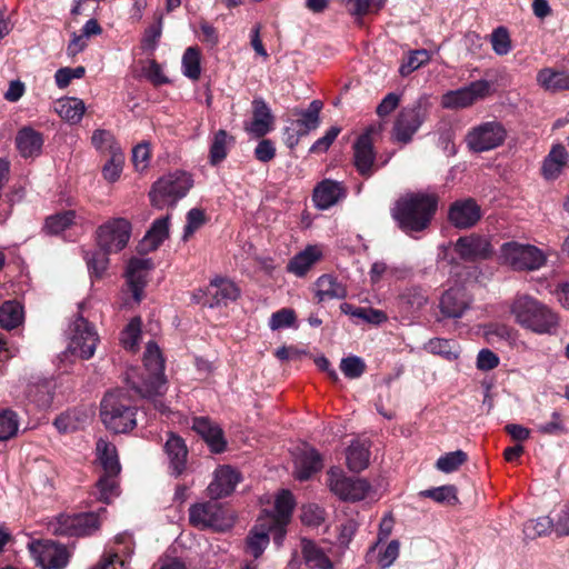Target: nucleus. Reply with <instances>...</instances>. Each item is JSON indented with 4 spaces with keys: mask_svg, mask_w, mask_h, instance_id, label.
<instances>
[{
    "mask_svg": "<svg viewBox=\"0 0 569 569\" xmlns=\"http://www.w3.org/2000/svg\"><path fill=\"white\" fill-rule=\"evenodd\" d=\"M111 252L100 250L87 251L84 254V259L87 261V266L91 273L96 277H101L103 272L107 270L109 264L108 254Z\"/></svg>",
    "mask_w": 569,
    "mask_h": 569,
    "instance_id": "864d4df0",
    "label": "nucleus"
},
{
    "mask_svg": "<svg viewBox=\"0 0 569 569\" xmlns=\"http://www.w3.org/2000/svg\"><path fill=\"white\" fill-rule=\"evenodd\" d=\"M28 548L36 563L42 569H62L68 563L67 549L53 541H33Z\"/></svg>",
    "mask_w": 569,
    "mask_h": 569,
    "instance_id": "dca6fc26",
    "label": "nucleus"
},
{
    "mask_svg": "<svg viewBox=\"0 0 569 569\" xmlns=\"http://www.w3.org/2000/svg\"><path fill=\"white\" fill-rule=\"evenodd\" d=\"M295 507L293 497L290 491L282 490L274 500V510H263L250 530L246 543L247 552L258 559L268 547L270 533L273 535L274 545L280 548L283 543L287 530L286 527L291 519Z\"/></svg>",
    "mask_w": 569,
    "mask_h": 569,
    "instance_id": "f257e3e1",
    "label": "nucleus"
},
{
    "mask_svg": "<svg viewBox=\"0 0 569 569\" xmlns=\"http://www.w3.org/2000/svg\"><path fill=\"white\" fill-rule=\"evenodd\" d=\"M491 83L487 80H477L469 86L446 92L441 97V106L446 109H462L472 106L476 101L488 97Z\"/></svg>",
    "mask_w": 569,
    "mask_h": 569,
    "instance_id": "4468645a",
    "label": "nucleus"
},
{
    "mask_svg": "<svg viewBox=\"0 0 569 569\" xmlns=\"http://www.w3.org/2000/svg\"><path fill=\"white\" fill-rule=\"evenodd\" d=\"M164 450L169 459L172 473L179 476L183 472L187 462L188 450L184 441L173 433L166 441Z\"/></svg>",
    "mask_w": 569,
    "mask_h": 569,
    "instance_id": "2f4dec72",
    "label": "nucleus"
},
{
    "mask_svg": "<svg viewBox=\"0 0 569 569\" xmlns=\"http://www.w3.org/2000/svg\"><path fill=\"white\" fill-rule=\"evenodd\" d=\"M100 418L108 430L127 433L137 426V408L127 392L113 390L101 400Z\"/></svg>",
    "mask_w": 569,
    "mask_h": 569,
    "instance_id": "20e7f679",
    "label": "nucleus"
},
{
    "mask_svg": "<svg viewBox=\"0 0 569 569\" xmlns=\"http://www.w3.org/2000/svg\"><path fill=\"white\" fill-rule=\"evenodd\" d=\"M350 316L372 325H380L388 319L382 310L368 307H358L350 311Z\"/></svg>",
    "mask_w": 569,
    "mask_h": 569,
    "instance_id": "680f3d73",
    "label": "nucleus"
},
{
    "mask_svg": "<svg viewBox=\"0 0 569 569\" xmlns=\"http://www.w3.org/2000/svg\"><path fill=\"white\" fill-rule=\"evenodd\" d=\"M522 531L525 537L530 540L548 536L551 532H555V520L547 516L528 520L523 525Z\"/></svg>",
    "mask_w": 569,
    "mask_h": 569,
    "instance_id": "37998d69",
    "label": "nucleus"
},
{
    "mask_svg": "<svg viewBox=\"0 0 569 569\" xmlns=\"http://www.w3.org/2000/svg\"><path fill=\"white\" fill-rule=\"evenodd\" d=\"M400 543L398 540H391L383 549H379L377 553V565L381 569L389 568L398 558Z\"/></svg>",
    "mask_w": 569,
    "mask_h": 569,
    "instance_id": "bf43d9fd",
    "label": "nucleus"
},
{
    "mask_svg": "<svg viewBox=\"0 0 569 569\" xmlns=\"http://www.w3.org/2000/svg\"><path fill=\"white\" fill-rule=\"evenodd\" d=\"M568 162V152L562 144L552 146L542 166L547 179H556Z\"/></svg>",
    "mask_w": 569,
    "mask_h": 569,
    "instance_id": "e433bc0d",
    "label": "nucleus"
},
{
    "mask_svg": "<svg viewBox=\"0 0 569 569\" xmlns=\"http://www.w3.org/2000/svg\"><path fill=\"white\" fill-rule=\"evenodd\" d=\"M91 143L94 149L104 157L110 154L122 152V149L114 136L104 129H97L93 131L91 137Z\"/></svg>",
    "mask_w": 569,
    "mask_h": 569,
    "instance_id": "79ce46f5",
    "label": "nucleus"
},
{
    "mask_svg": "<svg viewBox=\"0 0 569 569\" xmlns=\"http://www.w3.org/2000/svg\"><path fill=\"white\" fill-rule=\"evenodd\" d=\"M499 365V357L489 349H482L477 357V368L482 371L495 369Z\"/></svg>",
    "mask_w": 569,
    "mask_h": 569,
    "instance_id": "774afa93",
    "label": "nucleus"
},
{
    "mask_svg": "<svg viewBox=\"0 0 569 569\" xmlns=\"http://www.w3.org/2000/svg\"><path fill=\"white\" fill-rule=\"evenodd\" d=\"M68 351L81 359H90L97 348L99 337L93 326L84 318L77 319L69 326Z\"/></svg>",
    "mask_w": 569,
    "mask_h": 569,
    "instance_id": "6e6552de",
    "label": "nucleus"
},
{
    "mask_svg": "<svg viewBox=\"0 0 569 569\" xmlns=\"http://www.w3.org/2000/svg\"><path fill=\"white\" fill-rule=\"evenodd\" d=\"M322 107L323 104L320 100H313L307 109L293 110L292 114L298 117V119L291 122V127L287 128V140L290 147H295L301 136H306L319 127V114Z\"/></svg>",
    "mask_w": 569,
    "mask_h": 569,
    "instance_id": "f3484780",
    "label": "nucleus"
},
{
    "mask_svg": "<svg viewBox=\"0 0 569 569\" xmlns=\"http://www.w3.org/2000/svg\"><path fill=\"white\" fill-rule=\"evenodd\" d=\"M152 268L153 262L150 258H132L128 262L126 278L136 302L142 300L143 289Z\"/></svg>",
    "mask_w": 569,
    "mask_h": 569,
    "instance_id": "aec40b11",
    "label": "nucleus"
},
{
    "mask_svg": "<svg viewBox=\"0 0 569 569\" xmlns=\"http://www.w3.org/2000/svg\"><path fill=\"white\" fill-rule=\"evenodd\" d=\"M192 429L203 438L212 452L220 453L226 449L227 442L221 428L208 418H194Z\"/></svg>",
    "mask_w": 569,
    "mask_h": 569,
    "instance_id": "cd10ccee",
    "label": "nucleus"
},
{
    "mask_svg": "<svg viewBox=\"0 0 569 569\" xmlns=\"http://www.w3.org/2000/svg\"><path fill=\"white\" fill-rule=\"evenodd\" d=\"M428 114L427 102L419 100L403 108L397 116L392 127V138L397 142L408 143L419 130Z\"/></svg>",
    "mask_w": 569,
    "mask_h": 569,
    "instance_id": "1a4fd4ad",
    "label": "nucleus"
},
{
    "mask_svg": "<svg viewBox=\"0 0 569 569\" xmlns=\"http://www.w3.org/2000/svg\"><path fill=\"white\" fill-rule=\"evenodd\" d=\"M54 383L50 379H39L28 386V398L39 407H48L52 401Z\"/></svg>",
    "mask_w": 569,
    "mask_h": 569,
    "instance_id": "a19ab883",
    "label": "nucleus"
},
{
    "mask_svg": "<svg viewBox=\"0 0 569 569\" xmlns=\"http://www.w3.org/2000/svg\"><path fill=\"white\" fill-rule=\"evenodd\" d=\"M455 251L462 260L477 261L489 258L493 250L488 237L470 233L456 241Z\"/></svg>",
    "mask_w": 569,
    "mask_h": 569,
    "instance_id": "6ab92c4d",
    "label": "nucleus"
},
{
    "mask_svg": "<svg viewBox=\"0 0 569 569\" xmlns=\"http://www.w3.org/2000/svg\"><path fill=\"white\" fill-rule=\"evenodd\" d=\"M323 510L317 505H307L302 507L301 521L311 527H317L323 521Z\"/></svg>",
    "mask_w": 569,
    "mask_h": 569,
    "instance_id": "338daca9",
    "label": "nucleus"
},
{
    "mask_svg": "<svg viewBox=\"0 0 569 569\" xmlns=\"http://www.w3.org/2000/svg\"><path fill=\"white\" fill-rule=\"evenodd\" d=\"M548 254L540 248L518 241L505 242L500 247L499 260L515 271H536L546 266Z\"/></svg>",
    "mask_w": 569,
    "mask_h": 569,
    "instance_id": "39448f33",
    "label": "nucleus"
},
{
    "mask_svg": "<svg viewBox=\"0 0 569 569\" xmlns=\"http://www.w3.org/2000/svg\"><path fill=\"white\" fill-rule=\"evenodd\" d=\"M97 489L99 492L100 500L109 503L112 498L119 495L117 476H110L108 473H104L99 478L97 482Z\"/></svg>",
    "mask_w": 569,
    "mask_h": 569,
    "instance_id": "6e6d98bb",
    "label": "nucleus"
},
{
    "mask_svg": "<svg viewBox=\"0 0 569 569\" xmlns=\"http://www.w3.org/2000/svg\"><path fill=\"white\" fill-rule=\"evenodd\" d=\"M426 348L429 352L442 356L448 360H455L459 357V349L453 340L435 338L428 341Z\"/></svg>",
    "mask_w": 569,
    "mask_h": 569,
    "instance_id": "8fccbe9b",
    "label": "nucleus"
},
{
    "mask_svg": "<svg viewBox=\"0 0 569 569\" xmlns=\"http://www.w3.org/2000/svg\"><path fill=\"white\" fill-rule=\"evenodd\" d=\"M239 481L240 475L233 468L219 467L214 472L213 480L208 486V493L214 500L220 499L230 495Z\"/></svg>",
    "mask_w": 569,
    "mask_h": 569,
    "instance_id": "a878e982",
    "label": "nucleus"
},
{
    "mask_svg": "<svg viewBox=\"0 0 569 569\" xmlns=\"http://www.w3.org/2000/svg\"><path fill=\"white\" fill-rule=\"evenodd\" d=\"M468 456L462 450L447 452L438 458L436 468L445 473H450L458 470L466 461Z\"/></svg>",
    "mask_w": 569,
    "mask_h": 569,
    "instance_id": "09e8293b",
    "label": "nucleus"
},
{
    "mask_svg": "<svg viewBox=\"0 0 569 569\" xmlns=\"http://www.w3.org/2000/svg\"><path fill=\"white\" fill-rule=\"evenodd\" d=\"M471 298L462 286L449 288L440 299V311L448 318H460L469 309Z\"/></svg>",
    "mask_w": 569,
    "mask_h": 569,
    "instance_id": "4be33fe9",
    "label": "nucleus"
},
{
    "mask_svg": "<svg viewBox=\"0 0 569 569\" xmlns=\"http://www.w3.org/2000/svg\"><path fill=\"white\" fill-rule=\"evenodd\" d=\"M328 485L330 490L345 501H360L365 499L370 490L367 480L349 478L340 469H331L328 472Z\"/></svg>",
    "mask_w": 569,
    "mask_h": 569,
    "instance_id": "ddd939ff",
    "label": "nucleus"
},
{
    "mask_svg": "<svg viewBox=\"0 0 569 569\" xmlns=\"http://www.w3.org/2000/svg\"><path fill=\"white\" fill-rule=\"evenodd\" d=\"M208 295L211 297V300L208 302L209 307H216L220 305H228L231 301H234L240 296V290L237 284L223 278H216L210 281L207 288Z\"/></svg>",
    "mask_w": 569,
    "mask_h": 569,
    "instance_id": "c85d7f7f",
    "label": "nucleus"
},
{
    "mask_svg": "<svg viewBox=\"0 0 569 569\" xmlns=\"http://www.w3.org/2000/svg\"><path fill=\"white\" fill-rule=\"evenodd\" d=\"M94 513L60 515L50 523V530L59 536H88L99 528Z\"/></svg>",
    "mask_w": 569,
    "mask_h": 569,
    "instance_id": "2eb2a0df",
    "label": "nucleus"
},
{
    "mask_svg": "<svg viewBox=\"0 0 569 569\" xmlns=\"http://www.w3.org/2000/svg\"><path fill=\"white\" fill-rule=\"evenodd\" d=\"M182 73L191 80H198L201 74L200 51L197 47H189L182 56Z\"/></svg>",
    "mask_w": 569,
    "mask_h": 569,
    "instance_id": "a18cd8bd",
    "label": "nucleus"
},
{
    "mask_svg": "<svg viewBox=\"0 0 569 569\" xmlns=\"http://www.w3.org/2000/svg\"><path fill=\"white\" fill-rule=\"evenodd\" d=\"M538 83L548 91L569 90V72L542 69L537 74Z\"/></svg>",
    "mask_w": 569,
    "mask_h": 569,
    "instance_id": "4c0bfd02",
    "label": "nucleus"
},
{
    "mask_svg": "<svg viewBox=\"0 0 569 569\" xmlns=\"http://www.w3.org/2000/svg\"><path fill=\"white\" fill-rule=\"evenodd\" d=\"M206 223V214L202 209L192 208L187 213V223L184 226V231L182 239L187 241L196 230H198L201 226Z\"/></svg>",
    "mask_w": 569,
    "mask_h": 569,
    "instance_id": "0e129e2a",
    "label": "nucleus"
},
{
    "mask_svg": "<svg viewBox=\"0 0 569 569\" xmlns=\"http://www.w3.org/2000/svg\"><path fill=\"white\" fill-rule=\"evenodd\" d=\"M300 551L302 562L308 569H335L328 551L316 541L301 538Z\"/></svg>",
    "mask_w": 569,
    "mask_h": 569,
    "instance_id": "b1692460",
    "label": "nucleus"
},
{
    "mask_svg": "<svg viewBox=\"0 0 569 569\" xmlns=\"http://www.w3.org/2000/svg\"><path fill=\"white\" fill-rule=\"evenodd\" d=\"M431 54L426 49L410 51L408 58L400 64L399 72L402 77H407L420 67L428 63Z\"/></svg>",
    "mask_w": 569,
    "mask_h": 569,
    "instance_id": "de8ad7c7",
    "label": "nucleus"
},
{
    "mask_svg": "<svg viewBox=\"0 0 569 569\" xmlns=\"http://www.w3.org/2000/svg\"><path fill=\"white\" fill-rule=\"evenodd\" d=\"M513 321L535 335H553L560 326L558 313L528 293H517L509 303Z\"/></svg>",
    "mask_w": 569,
    "mask_h": 569,
    "instance_id": "f03ea898",
    "label": "nucleus"
},
{
    "mask_svg": "<svg viewBox=\"0 0 569 569\" xmlns=\"http://www.w3.org/2000/svg\"><path fill=\"white\" fill-rule=\"evenodd\" d=\"M19 428L18 416L10 409L0 410V440H8L17 435Z\"/></svg>",
    "mask_w": 569,
    "mask_h": 569,
    "instance_id": "5fc2aeb1",
    "label": "nucleus"
},
{
    "mask_svg": "<svg viewBox=\"0 0 569 569\" xmlns=\"http://www.w3.org/2000/svg\"><path fill=\"white\" fill-rule=\"evenodd\" d=\"M347 466L353 472H360L369 466L370 443L369 441L355 440L346 452Z\"/></svg>",
    "mask_w": 569,
    "mask_h": 569,
    "instance_id": "f704fd0d",
    "label": "nucleus"
},
{
    "mask_svg": "<svg viewBox=\"0 0 569 569\" xmlns=\"http://www.w3.org/2000/svg\"><path fill=\"white\" fill-rule=\"evenodd\" d=\"M345 197L346 189L340 182L326 179L315 188L312 200L318 209L326 210Z\"/></svg>",
    "mask_w": 569,
    "mask_h": 569,
    "instance_id": "bb28decb",
    "label": "nucleus"
},
{
    "mask_svg": "<svg viewBox=\"0 0 569 569\" xmlns=\"http://www.w3.org/2000/svg\"><path fill=\"white\" fill-rule=\"evenodd\" d=\"M296 312L290 308H282L273 312L269 319V328L272 331L295 326Z\"/></svg>",
    "mask_w": 569,
    "mask_h": 569,
    "instance_id": "4d7b16f0",
    "label": "nucleus"
},
{
    "mask_svg": "<svg viewBox=\"0 0 569 569\" xmlns=\"http://www.w3.org/2000/svg\"><path fill=\"white\" fill-rule=\"evenodd\" d=\"M76 212L68 210L47 218L44 230L50 234H59L74 223Z\"/></svg>",
    "mask_w": 569,
    "mask_h": 569,
    "instance_id": "49530a36",
    "label": "nucleus"
},
{
    "mask_svg": "<svg viewBox=\"0 0 569 569\" xmlns=\"http://www.w3.org/2000/svg\"><path fill=\"white\" fill-rule=\"evenodd\" d=\"M150 146L147 142L139 143L132 150V163L134 169L139 172H143L150 162Z\"/></svg>",
    "mask_w": 569,
    "mask_h": 569,
    "instance_id": "69168bd1",
    "label": "nucleus"
},
{
    "mask_svg": "<svg viewBox=\"0 0 569 569\" xmlns=\"http://www.w3.org/2000/svg\"><path fill=\"white\" fill-rule=\"evenodd\" d=\"M191 186V177L183 171L163 176L154 182L150 191L151 202L158 208L174 206L179 199L187 194Z\"/></svg>",
    "mask_w": 569,
    "mask_h": 569,
    "instance_id": "0eeeda50",
    "label": "nucleus"
},
{
    "mask_svg": "<svg viewBox=\"0 0 569 569\" xmlns=\"http://www.w3.org/2000/svg\"><path fill=\"white\" fill-rule=\"evenodd\" d=\"M506 136V129L500 122L488 121L472 128L466 137V142L470 150L485 152L502 144Z\"/></svg>",
    "mask_w": 569,
    "mask_h": 569,
    "instance_id": "9b49d317",
    "label": "nucleus"
},
{
    "mask_svg": "<svg viewBox=\"0 0 569 569\" xmlns=\"http://www.w3.org/2000/svg\"><path fill=\"white\" fill-rule=\"evenodd\" d=\"M54 110L61 119L70 124H77L81 121L84 112V102L76 97H66L57 100Z\"/></svg>",
    "mask_w": 569,
    "mask_h": 569,
    "instance_id": "473e14b6",
    "label": "nucleus"
},
{
    "mask_svg": "<svg viewBox=\"0 0 569 569\" xmlns=\"http://www.w3.org/2000/svg\"><path fill=\"white\" fill-rule=\"evenodd\" d=\"M419 495L439 503L456 505L458 502L457 489L450 485L427 489Z\"/></svg>",
    "mask_w": 569,
    "mask_h": 569,
    "instance_id": "603ef678",
    "label": "nucleus"
},
{
    "mask_svg": "<svg viewBox=\"0 0 569 569\" xmlns=\"http://www.w3.org/2000/svg\"><path fill=\"white\" fill-rule=\"evenodd\" d=\"M322 468L321 457L313 448L305 447L295 458V476L307 480Z\"/></svg>",
    "mask_w": 569,
    "mask_h": 569,
    "instance_id": "7c9ffc66",
    "label": "nucleus"
},
{
    "mask_svg": "<svg viewBox=\"0 0 569 569\" xmlns=\"http://www.w3.org/2000/svg\"><path fill=\"white\" fill-rule=\"evenodd\" d=\"M435 194L417 192L400 198L391 210L392 218L406 233L420 232L428 228L437 210Z\"/></svg>",
    "mask_w": 569,
    "mask_h": 569,
    "instance_id": "7ed1b4c3",
    "label": "nucleus"
},
{
    "mask_svg": "<svg viewBox=\"0 0 569 569\" xmlns=\"http://www.w3.org/2000/svg\"><path fill=\"white\" fill-rule=\"evenodd\" d=\"M316 296L319 301L341 299L346 297V289L333 277L323 274L316 282Z\"/></svg>",
    "mask_w": 569,
    "mask_h": 569,
    "instance_id": "58836bf2",
    "label": "nucleus"
},
{
    "mask_svg": "<svg viewBox=\"0 0 569 569\" xmlns=\"http://www.w3.org/2000/svg\"><path fill=\"white\" fill-rule=\"evenodd\" d=\"M480 218L481 209L471 198L455 201L448 212L449 221L459 229L473 227Z\"/></svg>",
    "mask_w": 569,
    "mask_h": 569,
    "instance_id": "412c9836",
    "label": "nucleus"
},
{
    "mask_svg": "<svg viewBox=\"0 0 569 569\" xmlns=\"http://www.w3.org/2000/svg\"><path fill=\"white\" fill-rule=\"evenodd\" d=\"M141 332V322L139 318L132 319L121 335V342L126 349L133 350L138 346Z\"/></svg>",
    "mask_w": 569,
    "mask_h": 569,
    "instance_id": "e2e57ef3",
    "label": "nucleus"
},
{
    "mask_svg": "<svg viewBox=\"0 0 569 569\" xmlns=\"http://www.w3.org/2000/svg\"><path fill=\"white\" fill-rule=\"evenodd\" d=\"M96 450L104 473L118 476L121 470V466L116 446L104 439H99L97 441Z\"/></svg>",
    "mask_w": 569,
    "mask_h": 569,
    "instance_id": "c9c22d12",
    "label": "nucleus"
},
{
    "mask_svg": "<svg viewBox=\"0 0 569 569\" xmlns=\"http://www.w3.org/2000/svg\"><path fill=\"white\" fill-rule=\"evenodd\" d=\"M491 44L497 54H507L511 50V40L508 30L503 27L495 29L491 34Z\"/></svg>",
    "mask_w": 569,
    "mask_h": 569,
    "instance_id": "052dcab7",
    "label": "nucleus"
},
{
    "mask_svg": "<svg viewBox=\"0 0 569 569\" xmlns=\"http://www.w3.org/2000/svg\"><path fill=\"white\" fill-rule=\"evenodd\" d=\"M131 223L126 218H112L97 229L99 248L107 252H119L129 242Z\"/></svg>",
    "mask_w": 569,
    "mask_h": 569,
    "instance_id": "9d476101",
    "label": "nucleus"
},
{
    "mask_svg": "<svg viewBox=\"0 0 569 569\" xmlns=\"http://www.w3.org/2000/svg\"><path fill=\"white\" fill-rule=\"evenodd\" d=\"M123 164H124L123 151L108 156V160L102 167L103 179L110 183L118 181L122 173Z\"/></svg>",
    "mask_w": 569,
    "mask_h": 569,
    "instance_id": "3c124183",
    "label": "nucleus"
},
{
    "mask_svg": "<svg viewBox=\"0 0 569 569\" xmlns=\"http://www.w3.org/2000/svg\"><path fill=\"white\" fill-rule=\"evenodd\" d=\"M143 366L148 376L142 379L141 385L132 382V387L140 396L151 398L159 395L166 383L163 376L164 360L159 347L153 341L148 342L146 347Z\"/></svg>",
    "mask_w": 569,
    "mask_h": 569,
    "instance_id": "423d86ee",
    "label": "nucleus"
},
{
    "mask_svg": "<svg viewBox=\"0 0 569 569\" xmlns=\"http://www.w3.org/2000/svg\"><path fill=\"white\" fill-rule=\"evenodd\" d=\"M322 258V249L317 244L307 246L305 250L293 256L287 270L297 277H303L311 267Z\"/></svg>",
    "mask_w": 569,
    "mask_h": 569,
    "instance_id": "c756f323",
    "label": "nucleus"
},
{
    "mask_svg": "<svg viewBox=\"0 0 569 569\" xmlns=\"http://www.w3.org/2000/svg\"><path fill=\"white\" fill-rule=\"evenodd\" d=\"M234 142V138L226 130H218L212 138L209 151V161L212 166L220 163L228 154V148Z\"/></svg>",
    "mask_w": 569,
    "mask_h": 569,
    "instance_id": "ea45409f",
    "label": "nucleus"
},
{
    "mask_svg": "<svg viewBox=\"0 0 569 569\" xmlns=\"http://www.w3.org/2000/svg\"><path fill=\"white\" fill-rule=\"evenodd\" d=\"M169 220L170 216L167 214L153 221L140 243L141 250L153 251L159 248L169 236Z\"/></svg>",
    "mask_w": 569,
    "mask_h": 569,
    "instance_id": "72a5a7b5",
    "label": "nucleus"
},
{
    "mask_svg": "<svg viewBox=\"0 0 569 569\" xmlns=\"http://www.w3.org/2000/svg\"><path fill=\"white\" fill-rule=\"evenodd\" d=\"M189 520L198 528H213L223 530L230 526V520L224 517V510L217 501L196 503L189 509Z\"/></svg>",
    "mask_w": 569,
    "mask_h": 569,
    "instance_id": "a211bd4d",
    "label": "nucleus"
},
{
    "mask_svg": "<svg viewBox=\"0 0 569 569\" xmlns=\"http://www.w3.org/2000/svg\"><path fill=\"white\" fill-rule=\"evenodd\" d=\"M23 318L22 307L16 301H6L0 308V326L7 330L17 328Z\"/></svg>",
    "mask_w": 569,
    "mask_h": 569,
    "instance_id": "c03bdc74",
    "label": "nucleus"
},
{
    "mask_svg": "<svg viewBox=\"0 0 569 569\" xmlns=\"http://www.w3.org/2000/svg\"><path fill=\"white\" fill-rule=\"evenodd\" d=\"M274 118L270 108L262 98L252 101V121L246 123L244 129L252 136L260 138L271 131Z\"/></svg>",
    "mask_w": 569,
    "mask_h": 569,
    "instance_id": "393cba45",
    "label": "nucleus"
},
{
    "mask_svg": "<svg viewBox=\"0 0 569 569\" xmlns=\"http://www.w3.org/2000/svg\"><path fill=\"white\" fill-rule=\"evenodd\" d=\"M43 134L30 126L21 127L14 139L19 154L24 158H37L42 152Z\"/></svg>",
    "mask_w": 569,
    "mask_h": 569,
    "instance_id": "5701e85b",
    "label": "nucleus"
},
{
    "mask_svg": "<svg viewBox=\"0 0 569 569\" xmlns=\"http://www.w3.org/2000/svg\"><path fill=\"white\" fill-rule=\"evenodd\" d=\"M382 123L370 124L353 143V164L363 177H370L375 172L376 152L371 137L382 131Z\"/></svg>",
    "mask_w": 569,
    "mask_h": 569,
    "instance_id": "f8f14e48",
    "label": "nucleus"
},
{
    "mask_svg": "<svg viewBox=\"0 0 569 569\" xmlns=\"http://www.w3.org/2000/svg\"><path fill=\"white\" fill-rule=\"evenodd\" d=\"M340 370L349 379H357L366 371L365 361L357 356H349L341 359Z\"/></svg>",
    "mask_w": 569,
    "mask_h": 569,
    "instance_id": "13d9d810",
    "label": "nucleus"
}]
</instances>
